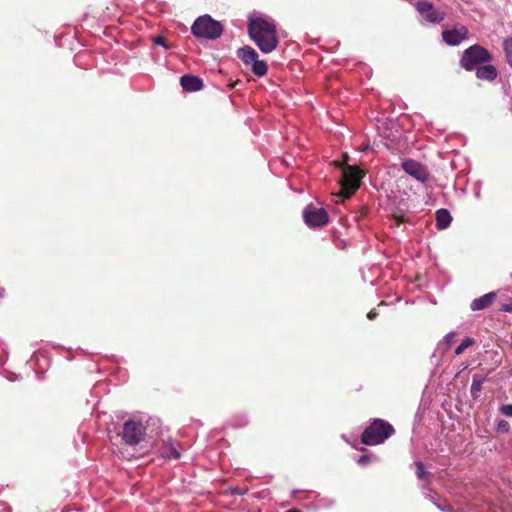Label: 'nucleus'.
Listing matches in <instances>:
<instances>
[{"label":"nucleus","instance_id":"1","mask_svg":"<svg viewBox=\"0 0 512 512\" xmlns=\"http://www.w3.org/2000/svg\"><path fill=\"white\" fill-rule=\"evenodd\" d=\"M248 31L251 39L263 53H270L277 47L278 39L273 23L261 17L251 19Z\"/></svg>","mask_w":512,"mask_h":512},{"label":"nucleus","instance_id":"2","mask_svg":"<svg viewBox=\"0 0 512 512\" xmlns=\"http://www.w3.org/2000/svg\"><path fill=\"white\" fill-rule=\"evenodd\" d=\"M394 433L393 426L382 420L375 419L362 433L361 440L366 445H378L383 443Z\"/></svg>","mask_w":512,"mask_h":512},{"label":"nucleus","instance_id":"3","mask_svg":"<svg viewBox=\"0 0 512 512\" xmlns=\"http://www.w3.org/2000/svg\"><path fill=\"white\" fill-rule=\"evenodd\" d=\"M192 33L198 38L217 39L221 36L223 27L220 22L209 15L198 17L191 27Z\"/></svg>","mask_w":512,"mask_h":512},{"label":"nucleus","instance_id":"4","mask_svg":"<svg viewBox=\"0 0 512 512\" xmlns=\"http://www.w3.org/2000/svg\"><path fill=\"white\" fill-rule=\"evenodd\" d=\"M119 435L124 444L134 447L145 439L146 427L141 421L129 419L124 422Z\"/></svg>","mask_w":512,"mask_h":512},{"label":"nucleus","instance_id":"5","mask_svg":"<svg viewBox=\"0 0 512 512\" xmlns=\"http://www.w3.org/2000/svg\"><path fill=\"white\" fill-rule=\"evenodd\" d=\"M490 60L491 55L487 49L479 45H473L464 51L461 58V65L467 71H472Z\"/></svg>","mask_w":512,"mask_h":512},{"label":"nucleus","instance_id":"6","mask_svg":"<svg viewBox=\"0 0 512 512\" xmlns=\"http://www.w3.org/2000/svg\"><path fill=\"white\" fill-rule=\"evenodd\" d=\"M362 178V172L357 167L347 165L343 169L342 179L340 181L341 189L339 196L349 198L359 188Z\"/></svg>","mask_w":512,"mask_h":512},{"label":"nucleus","instance_id":"7","mask_svg":"<svg viewBox=\"0 0 512 512\" xmlns=\"http://www.w3.org/2000/svg\"><path fill=\"white\" fill-rule=\"evenodd\" d=\"M305 223L309 227H319L327 224L328 214L324 208H317L309 205L303 212Z\"/></svg>","mask_w":512,"mask_h":512},{"label":"nucleus","instance_id":"8","mask_svg":"<svg viewBox=\"0 0 512 512\" xmlns=\"http://www.w3.org/2000/svg\"><path fill=\"white\" fill-rule=\"evenodd\" d=\"M468 30L465 26H458L450 30H444L442 32L443 40L452 46L459 45L463 40L467 38Z\"/></svg>","mask_w":512,"mask_h":512},{"label":"nucleus","instance_id":"9","mask_svg":"<svg viewBox=\"0 0 512 512\" xmlns=\"http://www.w3.org/2000/svg\"><path fill=\"white\" fill-rule=\"evenodd\" d=\"M404 171L420 182H425L428 179L427 170L417 161L407 160L403 162Z\"/></svg>","mask_w":512,"mask_h":512},{"label":"nucleus","instance_id":"10","mask_svg":"<svg viewBox=\"0 0 512 512\" xmlns=\"http://www.w3.org/2000/svg\"><path fill=\"white\" fill-rule=\"evenodd\" d=\"M182 88L189 92L199 91L203 87V82L199 77L184 75L180 79Z\"/></svg>","mask_w":512,"mask_h":512},{"label":"nucleus","instance_id":"11","mask_svg":"<svg viewBox=\"0 0 512 512\" xmlns=\"http://www.w3.org/2000/svg\"><path fill=\"white\" fill-rule=\"evenodd\" d=\"M496 296V292H489L479 298L474 299L470 307L473 311L483 310L492 304Z\"/></svg>","mask_w":512,"mask_h":512},{"label":"nucleus","instance_id":"12","mask_svg":"<svg viewBox=\"0 0 512 512\" xmlns=\"http://www.w3.org/2000/svg\"><path fill=\"white\" fill-rule=\"evenodd\" d=\"M498 75L497 69L490 64L481 65L476 68V76L478 79L493 81Z\"/></svg>","mask_w":512,"mask_h":512},{"label":"nucleus","instance_id":"13","mask_svg":"<svg viewBox=\"0 0 512 512\" xmlns=\"http://www.w3.org/2000/svg\"><path fill=\"white\" fill-rule=\"evenodd\" d=\"M452 217L448 210L439 209L436 211V227L440 230L446 229L451 224Z\"/></svg>","mask_w":512,"mask_h":512},{"label":"nucleus","instance_id":"14","mask_svg":"<svg viewBox=\"0 0 512 512\" xmlns=\"http://www.w3.org/2000/svg\"><path fill=\"white\" fill-rule=\"evenodd\" d=\"M238 56L246 65H252L257 60L258 54L253 48L246 46L238 50Z\"/></svg>","mask_w":512,"mask_h":512},{"label":"nucleus","instance_id":"15","mask_svg":"<svg viewBox=\"0 0 512 512\" xmlns=\"http://www.w3.org/2000/svg\"><path fill=\"white\" fill-rule=\"evenodd\" d=\"M484 381H485L484 377H480V376H477V375L473 376V381H472V384H471L470 393H471V396L474 399L478 398L479 393L482 390V386H483Z\"/></svg>","mask_w":512,"mask_h":512},{"label":"nucleus","instance_id":"16","mask_svg":"<svg viewBox=\"0 0 512 512\" xmlns=\"http://www.w3.org/2000/svg\"><path fill=\"white\" fill-rule=\"evenodd\" d=\"M163 456L167 459H179L180 452L177 448V444L170 441L162 452Z\"/></svg>","mask_w":512,"mask_h":512},{"label":"nucleus","instance_id":"17","mask_svg":"<svg viewBox=\"0 0 512 512\" xmlns=\"http://www.w3.org/2000/svg\"><path fill=\"white\" fill-rule=\"evenodd\" d=\"M444 18H445L444 12L434 10L433 8L429 11L428 14L425 15L426 21L431 22V23H440L441 21L444 20Z\"/></svg>","mask_w":512,"mask_h":512},{"label":"nucleus","instance_id":"18","mask_svg":"<svg viewBox=\"0 0 512 512\" xmlns=\"http://www.w3.org/2000/svg\"><path fill=\"white\" fill-rule=\"evenodd\" d=\"M252 70L256 76L262 77L267 73V64L265 61H260L257 59L255 62L252 63Z\"/></svg>","mask_w":512,"mask_h":512},{"label":"nucleus","instance_id":"19","mask_svg":"<svg viewBox=\"0 0 512 512\" xmlns=\"http://www.w3.org/2000/svg\"><path fill=\"white\" fill-rule=\"evenodd\" d=\"M475 343V340L470 337H466L462 340V342L458 345V347L455 349V354L460 355L464 352L465 349L472 346Z\"/></svg>","mask_w":512,"mask_h":512},{"label":"nucleus","instance_id":"20","mask_svg":"<svg viewBox=\"0 0 512 512\" xmlns=\"http://www.w3.org/2000/svg\"><path fill=\"white\" fill-rule=\"evenodd\" d=\"M507 62L512 67V38L506 39L503 43Z\"/></svg>","mask_w":512,"mask_h":512},{"label":"nucleus","instance_id":"21","mask_svg":"<svg viewBox=\"0 0 512 512\" xmlns=\"http://www.w3.org/2000/svg\"><path fill=\"white\" fill-rule=\"evenodd\" d=\"M418 12L425 17L426 14L433 8L432 4L428 1H419L417 3Z\"/></svg>","mask_w":512,"mask_h":512},{"label":"nucleus","instance_id":"22","mask_svg":"<svg viewBox=\"0 0 512 512\" xmlns=\"http://www.w3.org/2000/svg\"><path fill=\"white\" fill-rule=\"evenodd\" d=\"M455 335H456L455 332H449L448 334H446L443 341L440 342L438 346L441 347L442 345H445L444 350H447L449 348L451 342L453 341Z\"/></svg>","mask_w":512,"mask_h":512},{"label":"nucleus","instance_id":"23","mask_svg":"<svg viewBox=\"0 0 512 512\" xmlns=\"http://www.w3.org/2000/svg\"><path fill=\"white\" fill-rule=\"evenodd\" d=\"M416 467H417V471H416V474H417V477L421 480H424L426 478V472L424 470V465L422 462H416Z\"/></svg>","mask_w":512,"mask_h":512},{"label":"nucleus","instance_id":"24","mask_svg":"<svg viewBox=\"0 0 512 512\" xmlns=\"http://www.w3.org/2000/svg\"><path fill=\"white\" fill-rule=\"evenodd\" d=\"M154 43L156 45L162 46L166 50L170 49V46L167 44L166 39L164 37H162V36H157L154 39Z\"/></svg>","mask_w":512,"mask_h":512},{"label":"nucleus","instance_id":"25","mask_svg":"<svg viewBox=\"0 0 512 512\" xmlns=\"http://www.w3.org/2000/svg\"><path fill=\"white\" fill-rule=\"evenodd\" d=\"M500 410L505 416L512 417V404L503 405Z\"/></svg>","mask_w":512,"mask_h":512},{"label":"nucleus","instance_id":"26","mask_svg":"<svg viewBox=\"0 0 512 512\" xmlns=\"http://www.w3.org/2000/svg\"><path fill=\"white\" fill-rule=\"evenodd\" d=\"M369 461H370V456H368V455H362V456H360V457H359V459H358V461H357V462H358V464H359V465L364 466V465H366L367 463H369Z\"/></svg>","mask_w":512,"mask_h":512},{"label":"nucleus","instance_id":"27","mask_svg":"<svg viewBox=\"0 0 512 512\" xmlns=\"http://www.w3.org/2000/svg\"><path fill=\"white\" fill-rule=\"evenodd\" d=\"M508 429H509V424H508V422H506V421H504V420H502V421H500V422H499V424H498V430H500V431H508Z\"/></svg>","mask_w":512,"mask_h":512},{"label":"nucleus","instance_id":"28","mask_svg":"<svg viewBox=\"0 0 512 512\" xmlns=\"http://www.w3.org/2000/svg\"><path fill=\"white\" fill-rule=\"evenodd\" d=\"M501 310L504 312L512 313V300L509 303L502 305Z\"/></svg>","mask_w":512,"mask_h":512},{"label":"nucleus","instance_id":"29","mask_svg":"<svg viewBox=\"0 0 512 512\" xmlns=\"http://www.w3.org/2000/svg\"><path fill=\"white\" fill-rule=\"evenodd\" d=\"M377 316V312L373 309L371 310L368 314H367V317L372 320L374 319L375 317Z\"/></svg>","mask_w":512,"mask_h":512},{"label":"nucleus","instance_id":"30","mask_svg":"<svg viewBox=\"0 0 512 512\" xmlns=\"http://www.w3.org/2000/svg\"><path fill=\"white\" fill-rule=\"evenodd\" d=\"M232 493H233V494L242 495L244 492H243L242 490H240V489H238V488H237V489H234Z\"/></svg>","mask_w":512,"mask_h":512},{"label":"nucleus","instance_id":"31","mask_svg":"<svg viewBox=\"0 0 512 512\" xmlns=\"http://www.w3.org/2000/svg\"><path fill=\"white\" fill-rule=\"evenodd\" d=\"M286 512H300V511H299V510H296V509H290V510H288V511H286Z\"/></svg>","mask_w":512,"mask_h":512}]
</instances>
